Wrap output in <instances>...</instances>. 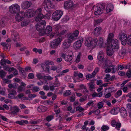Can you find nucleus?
Segmentation results:
<instances>
[{
    "instance_id": "60",
    "label": "nucleus",
    "mask_w": 131,
    "mask_h": 131,
    "mask_svg": "<svg viewBox=\"0 0 131 131\" xmlns=\"http://www.w3.org/2000/svg\"><path fill=\"white\" fill-rule=\"evenodd\" d=\"M5 59H2L1 61V64L2 65H4L6 64V62Z\"/></svg>"
},
{
    "instance_id": "13",
    "label": "nucleus",
    "mask_w": 131,
    "mask_h": 131,
    "mask_svg": "<svg viewBox=\"0 0 131 131\" xmlns=\"http://www.w3.org/2000/svg\"><path fill=\"white\" fill-rule=\"evenodd\" d=\"M30 2L25 1L21 5V7L23 9H26L28 8L31 5Z\"/></svg>"
},
{
    "instance_id": "1",
    "label": "nucleus",
    "mask_w": 131,
    "mask_h": 131,
    "mask_svg": "<svg viewBox=\"0 0 131 131\" xmlns=\"http://www.w3.org/2000/svg\"><path fill=\"white\" fill-rule=\"evenodd\" d=\"M20 10V7L17 4H13L9 8V12L12 14H17L19 12Z\"/></svg>"
},
{
    "instance_id": "52",
    "label": "nucleus",
    "mask_w": 131,
    "mask_h": 131,
    "mask_svg": "<svg viewBox=\"0 0 131 131\" xmlns=\"http://www.w3.org/2000/svg\"><path fill=\"white\" fill-rule=\"evenodd\" d=\"M69 17L67 15L65 16L64 18L62 19V21L63 22H67L69 19Z\"/></svg>"
},
{
    "instance_id": "34",
    "label": "nucleus",
    "mask_w": 131,
    "mask_h": 131,
    "mask_svg": "<svg viewBox=\"0 0 131 131\" xmlns=\"http://www.w3.org/2000/svg\"><path fill=\"white\" fill-rule=\"evenodd\" d=\"M113 36V33H110L109 34L107 39V42L108 43H110L113 40L112 38Z\"/></svg>"
},
{
    "instance_id": "19",
    "label": "nucleus",
    "mask_w": 131,
    "mask_h": 131,
    "mask_svg": "<svg viewBox=\"0 0 131 131\" xmlns=\"http://www.w3.org/2000/svg\"><path fill=\"white\" fill-rule=\"evenodd\" d=\"M113 6L111 4L107 5L106 8V11L107 13H109L113 10Z\"/></svg>"
},
{
    "instance_id": "3",
    "label": "nucleus",
    "mask_w": 131,
    "mask_h": 131,
    "mask_svg": "<svg viewBox=\"0 0 131 131\" xmlns=\"http://www.w3.org/2000/svg\"><path fill=\"white\" fill-rule=\"evenodd\" d=\"M63 14L62 11L60 10H57L55 11L52 14V18L55 21L59 20L61 18Z\"/></svg>"
},
{
    "instance_id": "39",
    "label": "nucleus",
    "mask_w": 131,
    "mask_h": 131,
    "mask_svg": "<svg viewBox=\"0 0 131 131\" xmlns=\"http://www.w3.org/2000/svg\"><path fill=\"white\" fill-rule=\"evenodd\" d=\"M40 90L39 88L37 86H34L32 88V91L34 92H37Z\"/></svg>"
},
{
    "instance_id": "23",
    "label": "nucleus",
    "mask_w": 131,
    "mask_h": 131,
    "mask_svg": "<svg viewBox=\"0 0 131 131\" xmlns=\"http://www.w3.org/2000/svg\"><path fill=\"white\" fill-rule=\"evenodd\" d=\"M20 110V109L17 106L13 107V110L11 112V114L13 115H17Z\"/></svg>"
},
{
    "instance_id": "57",
    "label": "nucleus",
    "mask_w": 131,
    "mask_h": 131,
    "mask_svg": "<svg viewBox=\"0 0 131 131\" xmlns=\"http://www.w3.org/2000/svg\"><path fill=\"white\" fill-rule=\"evenodd\" d=\"M36 76L39 79H42L43 78H44V76H43L40 73L37 74L36 75Z\"/></svg>"
},
{
    "instance_id": "63",
    "label": "nucleus",
    "mask_w": 131,
    "mask_h": 131,
    "mask_svg": "<svg viewBox=\"0 0 131 131\" xmlns=\"http://www.w3.org/2000/svg\"><path fill=\"white\" fill-rule=\"evenodd\" d=\"M57 67L56 66H52L51 67V70H52L54 71L57 70Z\"/></svg>"
},
{
    "instance_id": "29",
    "label": "nucleus",
    "mask_w": 131,
    "mask_h": 131,
    "mask_svg": "<svg viewBox=\"0 0 131 131\" xmlns=\"http://www.w3.org/2000/svg\"><path fill=\"white\" fill-rule=\"evenodd\" d=\"M52 28L50 26H47L46 29L44 30V33L45 34H48L50 33L52 31Z\"/></svg>"
},
{
    "instance_id": "53",
    "label": "nucleus",
    "mask_w": 131,
    "mask_h": 131,
    "mask_svg": "<svg viewBox=\"0 0 131 131\" xmlns=\"http://www.w3.org/2000/svg\"><path fill=\"white\" fill-rule=\"evenodd\" d=\"M53 116L52 115H49L47 116L46 118V120L48 122L50 121L53 118Z\"/></svg>"
},
{
    "instance_id": "38",
    "label": "nucleus",
    "mask_w": 131,
    "mask_h": 131,
    "mask_svg": "<svg viewBox=\"0 0 131 131\" xmlns=\"http://www.w3.org/2000/svg\"><path fill=\"white\" fill-rule=\"evenodd\" d=\"M49 83L50 84L49 86V89L51 91H53L55 90L54 87H55L54 85L53 84H52V82L51 81H49Z\"/></svg>"
},
{
    "instance_id": "9",
    "label": "nucleus",
    "mask_w": 131,
    "mask_h": 131,
    "mask_svg": "<svg viewBox=\"0 0 131 131\" xmlns=\"http://www.w3.org/2000/svg\"><path fill=\"white\" fill-rule=\"evenodd\" d=\"M83 41V39L82 38H79L77 41L73 44L74 48L75 50L79 49L81 46Z\"/></svg>"
},
{
    "instance_id": "43",
    "label": "nucleus",
    "mask_w": 131,
    "mask_h": 131,
    "mask_svg": "<svg viewBox=\"0 0 131 131\" xmlns=\"http://www.w3.org/2000/svg\"><path fill=\"white\" fill-rule=\"evenodd\" d=\"M53 79L52 77L50 76V75L48 76L44 75V80H46L47 79L49 80H51Z\"/></svg>"
},
{
    "instance_id": "17",
    "label": "nucleus",
    "mask_w": 131,
    "mask_h": 131,
    "mask_svg": "<svg viewBox=\"0 0 131 131\" xmlns=\"http://www.w3.org/2000/svg\"><path fill=\"white\" fill-rule=\"evenodd\" d=\"M102 28L100 27H96L94 30V33L96 36H98L100 34Z\"/></svg>"
},
{
    "instance_id": "59",
    "label": "nucleus",
    "mask_w": 131,
    "mask_h": 131,
    "mask_svg": "<svg viewBox=\"0 0 131 131\" xmlns=\"http://www.w3.org/2000/svg\"><path fill=\"white\" fill-rule=\"evenodd\" d=\"M102 81L101 80H97L96 82L97 84L99 85H102Z\"/></svg>"
},
{
    "instance_id": "36",
    "label": "nucleus",
    "mask_w": 131,
    "mask_h": 131,
    "mask_svg": "<svg viewBox=\"0 0 131 131\" xmlns=\"http://www.w3.org/2000/svg\"><path fill=\"white\" fill-rule=\"evenodd\" d=\"M71 94V92L70 90H67L65 91L63 94L64 96H66L70 95Z\"/></svg>"
},
{
    "instance_id": "15",
    "label": "nucleus",
    "mask_w": 131,
    "mask_h": 131,
    "mask_svg": "<svg viewBox=\"0 0 131 131\" xmlns=\"http://www.w3.org/2000/svg\"><path fill=\"white\" fill-rule=\"evenodd\" d=\"M71 42H69L68 40H64L62 43V47L64 49H67L69 48L70 46V43Z\"/></svg>"
},
{
    "instance_id": "46",
    "label": "nucleus",
    "mask_w": 131,
    "mask_h": 131,
    "mask_svg": "<svg viewBox=\"0 0 131 131\" xmlns=\"http://www.w3.org/2000/svg\"><path fill=\"white\" fill-rule=\"evenodd\" d=\"M127 106L129 115H131V104L129 103L127 104Z\"/></svg>"
},
{
    "instance_id": "11",
    "label": "nucleus",
    "mask_w": 131,
    "mask_h": 131,
    "mask_svg": "<svg viewBox=\"0 0 131 131\" xmlns=\"http://www.w3.org/2000/svg\"><path fill=\"white\" fill-rule=\"evenodd\" d=\"M110 47L114 50L115 49H117L119 48V46L118 40L115 39H114L111 41V45Z\"/></svg>"
},
{
    "instance_id": "49",
    "label": "nucleus",
    "mask_w": 131,
    "mask_h": 131,
    "mask_svg": "<svg viewBox=\"0 0 131 131\" xmlns=\"http://www.w3.org/2000/svg\"><path fill=\"white\" fill-rule=\"evenodd\" d=\"M126 75L129 78H131V70L129 69L126 73Z\"/></svg>"
},
{
    "instance_id": "42",
    "label": "nucleus",
    "mask_w": 131,
    "mask_h": 131,
    "mask_svg": "<svg viewBox=\"0 0 131 131\" xmlns=\"http://www.w3.org/2000/svg\"><path fill=\"white\" fill-rule=\"evenodd\" d=\"M51 13L50 12H48L45 15V16H44L47 19H49L51 17Z\"/></svg>"
},
{
    "instance_id": "27",
    "label": "nucleus",
    "mask_w": 131,
    "mask_h": 131,
    "mask_svg": "<svg viewBox=\"0 0 131 131\" xmlns=\"http://www.w3.org/2000/svg\"><path fill=\"white\" fill-rule=\"evenodd\" d=\"M98 45L100 47L104 46V41L102 37H101L99 38Z\"/></svg>"
},
{
    "instance_id": "54",
    "label": "nucleus",
    "mask_w": 131,
    "mask_h": 131,
    "mask_svg": "<svg viewBox=\"0 0 131 131\" xmlns=\"http://www.w3.org/2000/svg\"><path fill=\"white\" fill-rule=\"evenodd\" d=\"M53 84L55 87L59 86L60 85V83L59 81H54Z\"/></svg>"
},
{
    "instance_id": "14",
    "label": "nucleus",
    "mask_w": 131,
    "mask_h": 131,
    "mask_svg": "<svg viewBox=\"0 0 131 131\" xmlns=\"http://www.w3.org/2000/svg\"><path fill=\"white\" fill-rule=\"evenodd\" d=\"M17 94L16 91L13 89L11 90L8 95L9 98L10 99H13L15 98V95Z\"/></svg>"
},
{
    "instance_id": "58",
    "label": "nucleus",
    "mask_w": 131,
    "mask_h": 131,
    "mask_svg": "<svg viewBox=\"0 0 131 131\" xmlns=\"http://www.w3.org/2000/svg\"><path fill=\"white\" fill-rule=\"evenodd\" d=\"M116 122L115 120H113L111 122V125L112 126L115 127L116 125Z\"/></svg>"
},
{
    "instance_id": "6",
    "label": "nucleus",
    "mask_w": 131,
    "mask_h": 131,
    "mask_svg": "<svg viewBox=\"0 0 131 131\" xmlns=\"http://www.w3.org/2000/svg\"><path fill=\"white\" fill-rule=\"evenodd\" d=\"M39 21L36 25V27L38 31H41L44 28L46 25V22L44 20H41Z\"/></svg>"
},
{
    "instance_id": "21",
    "label": "nucleus",
    "mask_w": 131,
    "mask_h": 131,
    "mask_svg": "<svg viewBox=\"0 0 131 131\" xmlns=\"http://www.w3.org/2000/svg\"><path fill=\"white\" fill-rule=\"evenodd\" d=\"M122 116L125 117L127 115V113L126 110L124 108L122 107L119 110Z\"/></svg>"
},
{
    "instance_id": "5",
    "label": "nucleus",
    "mask_w": 131,
    "mask_h": 131,
    "mask_svg": "<svg viewBox=\"0 0 131 131\" xmlns=\"http://www.w3.org/2000/svg\"><path fill=\"white\" fill-rule=\"evenodd\" d=\"M79 32L76 30L72 33L69 35L68 37V40L69 42H72L73 41H74L77 38L79 34Z\"/></svg>"
},
{
    "instance_id": "30",
    "label": "nucleus",
    "mask_w": 131,
    "mask_h": 131,
    "mask_svg": "<svg viewBox=\"0 0 131 131\" xmlns=\"http://www.w3.org/2000/svg\"><path fill=\"white\" fill-rule=\"evenodd\" d=\"M88 86H89L90 90L92 91L95 88L94 87V82H91L88 84Z\"/></svg>"
},
{
    "instance_id": "55",
    "label": "nucleus",
    "mask_w": 131,
    "mask_h": 131,
    "mask_svg": "<svg viewBox=\"0 0 131 131\" xmlns=\"http://www.w3.org/2000/svg\"><path fill=\"white\" fill-rule=\"evenodd\" d=\"M28 78L30 79H32L34 78V75L33 73H29L28 75Z\"/></svg>"
},
{
    "instance_id": "47",
    "label": "nucleus",
    "mask_w": 131,
    "mask_h": 131,
    "mask_svg": "<svg viewBox=\"0 0 131 131\" xmlns=\"http://www.w3.org/2000/svg\"><path fill=\"white\" fill-rule=\"evenodd\" d=\"M28 22L26 20H24L21 22V26L23 27L26 26L28 24Z\"/></svg>"
},
{
    "instance_id": "44",
    "label": "nucleus",
    "mask_w": 131,
    "mask_h": 131,
    "mask_svg": "<svg viewBox=\"0 0 131 131\" xmlns=\"http://www.w3.org/2000/svg\"><path fill=\"white\" fill-rule=\"evenodd\" d=\"M75 94L74 93L73 94V95L70 97V100L71 102H74L75 100Z\"/></svg>"
},
{
    "instance_id": "56",
    "label": "nucleus",
    "mask_w": 131,
    "mask_h": 131,
    "mask_svg": "<svg viewBox=\"0 0 131 131\" xmlns=\"http://www.w3.org/2000/svg\"><path fill=\"white\" fill-rule=\"evenodd\" d=\"M121 125L120 123H117L116 124V128L118 130H120V128L121 127Z\"/></svg>"
},
{
    "instance_id": "37",
    "label": "nucleus",
    "mask_w": 131,
    "mask_h": 131,
    "mask_svg": "<svg viewBox=\"0 0 131 131\" xmlns=\"http://www.w3.org/2000/svg\"><path fill=\"white\" fill-rule=\"evenodd\" d=\"M103 21V19H99L94 21V25L100 24Z\"/></svg>"
},
{
    "instance_id": "10",
    "label": "nucleus",
    "mask_w": 131,
    "mask_h": 131,
    "mask_svg": "<svg viewBox=\"0 0 131 131\" xmlns=\"http://www.w3.org/2000/svg\"><path fill=\"white\" fill-rule=\"evenodd\" d=\"M104 8L103 5H102L96 6L95 8V14L97 15L101 14L103 12Z\"/></svg>"
},
{
    "instance_id": "28",
    "label": "nucleus",
    "mask_w": 131,
    "mask_h": 131,
    "mask_svg": "<svg viewBox=\"0 0 131 131\" xmlns=\"http://www.w3.org/2000/svg\"><path fill=\"white\" fill-rule=\"evenodd\" d=\"M119 110V108L118 107H115L113 108L111 110V113L113 114H116L118 113Z\"/></svg>"
},
{
    "instance_id": "4",
    "label": "nucleus",
    "mask_w": 131,
    "mask_h": 131,
    "mask_svg": "<svg viewBox=\"0 0 131 131\" xmlns=\"http://www.w3.org/2000/svg\"><path fill=\"white\" fill-rule=\"evenodd\" d=\"M41 11L42 9L41 8L37 9L35 12H32H32L33 13L31 14V16H32L33 15L32 14H34V13L35 14L38 15L35 19L36 21H38L44 18V16L41 13Z\"/></svg>"
},
{
    "instance_id": "24",
    "label": "nucleus",
    "mask_w": 131,
    "mask_h": 131,
    "mask_svg": "<svg viewBox=\"0 0 131 131\" xmlns=\"http://www.w3.org/2000/svg\"><path fill=\"white\" fill-rule=\"evenodd\" d=\"M104 58V53L102 51H100L97 56V59L99 61H102Z\"/></svg>"
},
{
    "instance_id": "32",
    "label": "nucleus",
    "mask_w": 131,
    "mask_h": 131,
    "mask_svg": "<svg viewBox=\"0 0 131 131\" xmlns=\"http://www.w3.org/2000/svg\"><path fill=\"white\" fill-rule=\"evenodd\" d=\"M105 102L104 100L98 103L97 105V108L99 109L102 108L103 106V105L104 104V102Z\"/></svg>"
},
{
    "instance_id": "51",
    "label": "nucleus",
    "mask_w": 131,
    "mask_h": 131,
    "mask_svg": "<svg viewBox=\"0 0 131 131\" xmlns=\"http://www.w3.org/2000/svg\"><path fill=\"white\" fill-rule=\"evenodd\" d=\"M15 19L16 20L18 21H20L23 20V18L20 17L17 14L16 15Z\"/></svg>"
},
{
    "instance_id": "16",
    "label": "nucleus",
    "mask_w": 131,
    "mask_h": 131,
    "mask_svg": "<svg viewBox=\"0 0 131 131\" xmlns=\"http://www.w3.org/2000/svg\"><path fill=\"white\" fill-rule=\"evenodd\" d=\"M12 32H13V34L12 35L13 40L15 41H17V39L19 38V34L16 31L12 30Z\"/></svg>"
},
{
    "instance_id": "41",
    "label": "nucleus",
    "mask_w": 131,
    "mask_h": 131,
    "mask_svg": "<svg viewBox=\"0 0 131 131\" xmlns=\"http://www.w3.org/2000/svg\"><path fill=\"white\" fill-rule=\"evenodd\" d=\"M109 129V127L107 126L103 125L101 128V130L103 131H106Z\"/></svg>"
},
{
    "instance_id": "18",
    "label": "nucleus",
    "mask_w": 131,
    "mask_h": 131,
    "mask_svg": "<svg viewBox=\"0 0 131 131\" xmlns=\"http://www.w3.org/2000/svg\"><path fill=\"white\" fill-rule=\"evenodd\" d=\"M106 66L107 68H111V70L112 71V73H114L115 72L116 67L115 65H113L111 63H110L109 64H106Z\"/></svg>"
},
{
    "instance_id": "12",
    "label": "nucleus",
    "mask_w": 131,
    "mask_h": 131,
    "mask_svg": "<svg viewBox=\"0 0 131 131\" xmlns=\"http://www.w3.org/2000/svg\"><path fill=\"white\" fill-rule=\"evenodd\" d=\"M74 6L73 2L71 1H67L64 3V7L68 9L73 7Z\"/></svg>"
},
{
    "instance_id": "62",
    "label": "nucleus",
    "mask_w": 131,
    "mask_h": 131,
    "mask_svg": "<svg viewBox=\"0 0 131 131\" xmlns=\"http://www.w3.org/2000/svg\"><path fill=\"white\" fill-rule=\"evenodd\" d=\"M87 96H86L85 98H80V99L79 101H80V102H84L87 100Z\"/></svg>"
},
{
    "instance_id": "2",
    "label": "nucleus",
    "mask_w": 131,
    "mask_h": 131,
    "mask_svg": "<svg viewBox=\"0 0 131 131\" xmlns=\"http://www.w3.org/2000/svg\"><path fill=\"white\" fill-rule=\"evenodd\" d=\"M62 37H60L51 41L50 44V47L52 48L56 49L62 41Z\"/></svg>"
},
{
    "instance_id": "64",
    "label": "nucleus",
    "mask_w": 131,
    "mask_h": 131,
    "mask_svg": "<svg viewBox=\"0 0 131 131\" xmlns=\"http://www.w3.org/2000/svg\"><path fill=\"white\" fill-rule=\"evenodd\" d=\"M43 89L46 91H48L49 89V86L48 85H46L43 86Z\"/></svg>"
},
{
    "instance_id": "7",
    "label": "nucleus",
    "mask_w": 131,
    "mask_h": 131,
    "mask_svg": "<svg viewBox=\"0 0 131 131\" xmlns=\"http://www.w3.org/2000/svg\"><path fill=\"white\" fill-rule=\"evenodd\" d=\"M26 13H25L24 12L21 11L19 12L17 14L23 18L26 16L27 17H28L29 16H31V14L33 13L32 12V9H27L26 11Z\"/></svg>"
},
{
    "instance_id": "33",
    "label": "nucleus",
    "mask_w": 131,
    "mask_h": 131,
    "mask_svg": "<svg viewBox=\"0 0 131 131\" xmlns=\"http://www.w3.org/2000/svg\"><path fill=\"white\" fill-rule=\"evenodd\" d=\"M7 73L5 72L3 70H1L0 71V77L2 79H3L5 77Z\"/></svg>"
},
{
    "instance_id": "8",
    "label": "nucleus",
    "mask_w": 131,
    "mask_h": 131,
    "mask_svg": "<svg viewBox=\"0 0 131 131\" xmlns=\"http://www.w3.org/2000/svg\"><path fill=\"white\" fill-rule=\"evenodd\" d=\"M119 39L121 41L122 45H125L127 42V35L124 33L120 34L119 35Z\"/></svg>"
},
{
    "instance_id": "48",
    "label": "nucleus",
    "mask_w": 131,
    "mask_h": 131,
    "mask_svg": "<svg viewBox=\"0 0 131 131\" xmlns=\"http://www.w3.org/2000/svg\"><path fill=\"white\" fill-rule=\"evenodd\" d=\"M24 88L23 87L21 86H19L17 88V92L19 93L20 92H22L24 90Z\"/></svg>"
},
{
    "instance_id": "45",
    "label": "nucleus",
    "mask_w": 131,
    "mask_h": 131,
    "mask_svg": "<svg viewBox=\"0 0 131 131\" xmlns=\"http://www.w3.org/2000/svg\"><path fill=\"white\" fill-rule=\"evenodd\" d=\"M127 43L129 45H131V34L129 35L127 38Z\"/></svg>"
},
{
    "instance_id": "40",
    "label": "nucleus",
    "mask_w": 131,
    "mask_h": 131,
    "mask_svg": "<svg viewBox=\"0 0 131 131\" xmlns=\"http://www.w3.org/2000/svg\"><path fill=\"white\" fill-rule=\"evenodd\" d=\"M45 63L47 65H53L54 64V63L53 61L49 60L45 61Z\"/></svg>"
},
{
    "instance_id": "35",
    "label": "nucleus",
    "mask_w": 131,
    "mask_h": 131,
    "mask_svg": "<svg viewBox=\"0 0 131 131\" xmlns=\"http://www.w3.org/2000/svg\"><path fill=\"white\" fill-rule=\"evenodd\" d=\"M72 57L71 55H68L66 56L65 60L68 62L70 61L72 59Z\"/></svg>"
},
{
    "instance_id": "25",
    "label": "nucleus",
    "mask_w": 131,
    "mask_h": 131,
    "mask_svg": "<svg viewBox=\"0 0 131 131\" xmlns=\"http://www.w3.org/2000/svg\"><path fill=\"white\" fill-rule=\"evenodd\" d=\"M114 50L113 49L110 47H108L107 49V55L109 56H112L114 52Z\"/></svg>"
},
{
    "instance_id": "26",
    "label": "nucleus",
    "mask_w": 131,
    "mask_h": 131,
    "mask_svg": "<svg viewBox=\"0 0 131 131\" xmlns=\"http://www.w3.org/2000/svg\"><path fill=\"white\" fill-rule=\"evenodd\" d=\"M37 110L39 112H45L47 110V108L44 106H40L38 107Z\"/></svg>"
},
{
    "instance_id": "31",
    "label": "nucleus",
    "mask_w": 131,
    "mask_h": 131,
    "mask_svg": "<svg viewBox=\"0 0 131 131\" xmlns=\"http://www.w3.org/2000/svg\"><path fill=\"white\" fill-rule=\"evenodd\" d=\"M98 40L96 38H92L91 42L93 46L95 47L97 45Z\"/></svg>"
},
{
    "instance_id": "61",
    "label": "nucleus",
    "mask_w": 131,
    "mask_h": 131,
    "mask_svg": "<svg viewBox=\"0 0 131 131\" xmlns=\"http://www.w3.org/2000/svg\"><path fill=\"white\" fill-rule=\"evenodd\" d=\"M24 95L23 93H20L17 96V97L19 99H21L22 97L24 96Z\"/></svg>"
},
{
    "instance_id": "22",
    "label": "nucleus",
    "mask_w": 131,
    "mask_h": 131,
    "mask_svg": "<svg viewBox=\"0 0 131 131\" xmlns=\"http://www.w3.org/2000/svg\"><path fill=\"white\" fill-rule=\"evenodd\" d=\"M92 38L90 37L87 38L85 41V45L88 47H90L92 45L91 42Z\"/></svg>"
},
{
    "instance_id": "50",
    "label": "nucleus",
    "mask_w": 131,
    "mask_h": 131,
    "mask_svg": "<svg viewBox=\"0 0 131 131\" xmlns=\"http://www.w3.org/2000/svg\"><path fill=\"white\" fill-rule=\"evenodd\" d=\"M84 110V109L80 106H78L76 108V110L79 111L80 112H81Z\"/></svg>"
},
{
    "instance_id": "20",
    "label": "nucleus",
    "mask_w": 131,
    "mask_h": 131,
    "mask_svg": "<svg viewBox=\"0 0 131 131\" xmlns=\"http://www.w3.org/2000/svg\"><path fill=\"white\" fill-rule=\"evenodd\" d=\"M127 53L126 50L125 48H122L119 51L118 55L120 57L124 56Z\"/></svg>"
}]
</instances>
